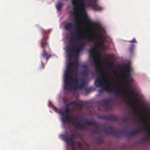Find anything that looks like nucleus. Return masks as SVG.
<instances>
[{"instance_id": "f257e3e1", "label": "nucleus", "mask_w": 150, "mask_h": 150, "mask_svg": "<svg viewBox=\"0 0 150 150\" xmlns=\"http://www.w3.org/2000/svg\"><path fill=\"white\" fill-rule=\"evenodd\" d=\"M87 44L86 42H81L79 44L74 47L73 46H68L67 48V57L68 58V62L67 66V70L64 74V89L66 91L76 90L78 89H82L84 87L83 80L79 82V79L76 77L73 78V70L75 65L71 60V58L75 51L79 52L83 47Z\"/></svg>"}, {"instance_id": "f03ea898", "label": "nucleus", "mask_w": 150, "mask_h": 150, "mask_svg": "<svg viewBox=\"0 0 150 150\" xmlns=\"http://www.w3.org/2000/svg\"><path fill=\"white\" fill-rule=\"evenodd\" d=\"M95 67L96 72L100 75L101 77L96 79L95 81V85L97 87L103 88L104 90L108 93H113L118 95L121 98H124L125 95V93L119 89V87L117 86L115 87L114 82L110 81L109 83H107L108 79L103 77L105 76L106 74L102 71L100 67L98 61L94 63Z\"/></svg>"}, {"instance_id": "7ed1b4c3", "label": "nucleus", "mask_w": 150, "mask_h": 150, "mask_svg": "<svg viewBox=\"0 0 150 150\" xmlns=\"http://www.w3.org/2000/svg\"><path fill=\"white\" fill-rule=\"evenodd\" d=\"M71 1L73 6L74 21L76 22L74 27L75 28H79L80 25L78 24L79 21L77 19V13L79 9L82 8V15L87 16V14L85 11V0H71Z\"/></svg>"}, {"instance_id": "20e7f679", "label": "nucleus", "mask_w": 150, "mask_h": 150, "mask_svg": "<svg viewBox=\"0 0 150 150\" xmlns=\"http://www.w3.org/2000/svg\"><path fill=\"white\" fill-rule=\"evenodd\" d=\"M76 28L74 31V34L75 35H74L73 32H70V34L71 35L70 36L67 37L68 42H69L70 46L74 45V43L75 42H79L82 39H85L88 42H92L93 40L91 37H90L88 35L85 36H83L81 35V30L78 28Z\"/></svg>"}, {"instance_id": "39448f33", "label": "nucleus", "mask_w": 150, "mask_h": 150, "mask_svg": "<svg viewBox=\"0 0 150 150\" xmlns=\"http://www.w3.org/2000/svg\"><path fill=\"white\" fill-rule=\"evenodd\" d=\"M47 38L43 36L40 42L41 47L43 49V52L41 54V65L40 67V69H42L44 68V64L42 61V58H45L46 62H47L51 56L50 53L46 52V50L47 49H50L49 45L47 42Z\"/></svg>"}, {"instance_id": "423d86ee", "label": "nucleus", "mask_w": 150, "mask_h": 150, "mask_svg": "<svg viewBox=\"0 0 150 150\" xmlns=\"http://www.w3.org/2000/svg\"><path fill=\"white\" fill-rule=\"evenodd\" d=\"M141 121H142V119L140 118L138 120H136V122L137 124L140 125L141 124L140 123V122ZM141 125L143 126V128L141 129H136L132 132H130L127 135V137H129L131 136L134 135L136 134L139 133L141 131H144L148 134L146 135L145 137H143L142 139L144 141H146L147 140H150V130L149 129L146 128L143 123H142Z\"/></svg>"}, {"instance_id": "0eeeda50", "label": "nucleus", "mask_w": 150, "mask_h": 150, "mask_svg": "<svg viewBox=\"0 0 150 150\" xmlns=\"http://www.w3.org/2000/svg\"><path fill=\"white\" fill-rule=\"evenodd\" d=\"M77 116H74V121L72 122V124L74 125V127L76 129L85 130L86 129V127L85 125H95V122L94 121H88L86 119L84 118V121L85 122L84 124H82L81 123L78 122L77 123H75L74 122H76L77 119Z\"/></svg>"}, {"instance_id": "6e6552de", "label": "nucleus", "mask_w": 150, "mask_h": 150, "mask_svg": "<svg viewBox=\"0 0 150 150\" xmlns=\"http://www.w3.org/2000/svg\"><path fill=\"white\" fill-rule=\"evenodd\" d=\"M104 131L105 134H112L117 138L120 137L121 136V133L117 132L116 129H114L111 126L108 127H105Z\"/></svg>"}, {"instance_id": "1a4fd4ad", "label": "nucleus", "mask_w": 150, "mask_h": 150, "mask_svg": "<svg viewBox=\"0 0 150 150\" xmlns=\"http://www.w3.org/2000/svg\"><path fill=\"white\" fill-rule=\"evenodd\" d=\"M98 0H89L88 6L91 7L95 11H100L103 10V8L97 3Z\"/></svg>"}, {"instance_id": "9d476101", "label": "nucleus", "mask_w": 150, "mask_h": 150, "mask_svg": "<svg viewBox=\"0 0 150 150\" xmlns=\"http://www.w3.org/2000/svg\"><path fill=\"white\" fill-rule=\"evenodd\" d=\"M102 37L103 35L102 34H100L99 37L96 36L91 35V38H92V40L93 38H95L98 40H99L100 41H98L96 43L95 48L98 49V47L103 48L104 47L105 40L102 38Z\"/></svg>"}, {"instance_id": "9b49d317", "label": "nucleus", "mask_w": 150, "mask_h": 150, "mask_svg": "<svg viewBox=\"0 0 150 150\" xmlns=\"http://www.w3.org/2000/svg\"><path fill=\"white\" fill-rule=\"evenodd\" d=\"M98 118L101 119L113 121H117L119 119L116 116L106 115L100 116L98 117Z\"/></svg>"}, {"instance_id": "f8f14e48", "label": "nucleus", "mask_w": 150, "mask_h": 150, "mask_svg": "<svg viewBox=\"0 0 150 150\" xmlns=\"http://www.w3.org/2000/svg\"><path fill=\"white\" fill-rule=\"evenodd\" d=\"M59 113L63 117L62 120L64 124L65 125L66 123H69L70 122V120L68 118V115L65 114L64 112L62 111H59Z\"/></svg>"}, {"instance_id": "ddd939ff", "label": "nucleus", "mask_w": 150, "mask_h": 150, "mask_svg": "<svg viewBox=\"0 0 150 150\" xmlns=\"http://www.w3.org/2000/svg\"><path fill=\"white\" fill-rule=\"evenodd\" d=\"M124 68L127 70V71L124 73V74L125 75V77L130 76L131 75V68L130 64L128 63L124 67Z\"/></svg>"}, {"instance_id": "4468645a", "label": "nucleus", "mask_w": 150, "mask_h": 150, "mask_svg": "<svg viewBox=\"0 0 150 150\" xmlns=\"http://www.w3.org/2000/svg\"><path fill=\"white\" fill-rule=\"evenodd\" d=\"M63 137L64 138V140L66 141L67 144L69 145L73 148L74 145V142L73 140H71L70 139H69L67 136L66 135H63Z\"/></svg>"}, {"instance_id": "2eb2a0df", "label": "nucleus", "mask_w": 150, "mask_h": 150, "mask_svg": "<svg viewBox=\"0 0 150 150\" xmlns=\"http://www.w3.org/2000/svg\"><path fill=\"white\" fill-rule=\"evenodd\" d=\"M89 57L90 58L92 59V61L93 63L98 61L99 59L96 58L94 52L91 50L90 51Z\"/></svg>"}, {"instance_id": "dca6fc26", "label": "nucleus", "mask_w": 150, "mask_h": 150, "mask_svg": "<svg viewBox=\"0 0 150 150\" xmlns=\"http://www.w3.org/2000/svg\"><path fill=\"white\" fill-rule=\"evenodd\" d=\"M123 80L124 82L127 83H131L133 82V79L130 76L124 77Z\"/></svg>"}, {"instance_id": "f3484780", "label": "nucleus", "mask_w": 150, "mask_h": 150, "mask_svg": "<svg viewBox=\"0 0 150 150\" xmlns=\"http://www.w3.org/2000/svg\"><path fill=\"white\" fill-rule=\"evenodd\" d=\"M101 101L102 102H103L102 105L106 107V110H109V108L108 107V105L109 103V100L108 99H104L101 100Z\"/></svg>"}, {"instance_id": "a211bd4d", "label": "nucleus", "mask_w": 150, "mask_h": 150, "mask_svg": "<svg viewBox=\"0 0 150 150\" xmlns=\"http://www.w3.org/2000/svg\"><path fill=\"white\" fill-rule=\"evenodd\" d=\"M70 104L74 105L76 108L79 107L80 108H82L83 106V104H80L76 101L71 102Z\"/></svg>"}, {"instance_id": "6ab92c4d", "label": "nucleus", "mask_w": 150, "mask_h": 150, "mask_svg": "<svg viewBox=\"0 0 150 150\" xmlns=\"http://www.w3.org/2000/svg\"><path fill=\"white\" fill-rule=\"evenodd\" d=\"M73 26V25L71 22L69 23L66 24L64 28L66 30L70 31Z\"/></svg>"}, {"instance_id": "aec40b11", "label": "nucleus", "mask_w": 150, "mask_h": 150, "mask_svg": "<svg viewBox=\"0 0 150 150\" xmlns=\"http://www.w3.org/2000/svg\"><path fill=\"white\" fill-rule=\"evenodd\" d=\"M127 88V92L130 94H132L133 96H137V94L134 93V91L131 89V87L129 86H127L126 87Z\"/></svg>"}, {"instance_id": "412c9836", "label": "nucleus", "mask_w": 150, "mask_h": 150, "mask_svg": "<svg viewBox=\"0 0 150 150\" xmlns=\"http://www.w3.org/2000/svg\"><path fill=\"white\" fill-rule=\"evenodd\" d=\"M71 102L68 104H67L66 105L65 109V112H64L65 114L67 115L68 113L70 111V106L71 105H73L72 104H70Z\"/></svg>"}, {"instance_id": "4be33fe9", "label": "nucleus", "mask_w": 150, "mask_h": 150, "mask_svg": "<svg viewBox=\"0 0 150 150\" xmlns=\"http://www.w3.org/2000/svg\"><path fill=\"white\" fill-rule=\"evenodd\" d=\"M62 6V4L60 3H59L57 4L56 5V8L58 11H60L61 10Z\"/></svg>"}, {"instance_id": "5701e85b", "label": "nucleus", "mask_w": 150, "mask_h": 150, "mask_svg": "<svg viewBox=\"0 0 150 150\" xmlns=\"http://www.w3.org/2000/svg\"><path fill=\"white\" fill-rule=\"evenodd\" d=\"M71 137L69 139H70V140H73L74 138L76 137V133L75 132H74L73 133H71L70 134Z\"/></svg>"}, {"instance_id": "b1692460", "label": "nucleus", "mask_w": 150, "mask_h": 150, "mask_svg": "<svg viewBox=\"0 0 150 150\" xmlns=\"http://www.w3.org/2000/svg\"><path fill=\"white\" fill-rule=\"evenodd\" d=\"M89 73V70L87 69H85L82 71V74L83 75H87Z\"/></svg>"}, {"instance_id": "393cba45", "label": "nucleus", "mask_w": 150, "mask_h": 150, "mask_svg": "<svg viewBox=\"0 0 150 150\" xmlns=\"http://www.w3.org/2000/svg\"><path fill=\"white\" fill-rule=\"evenodd\" d=\"M97 140L98 142L100 144H102L103 143V139L101 137H100L98 138Z\"/></svg>"}, {"instance_id": "a878e982", "label": "nucleus", "mask_w": 150, "mask_h": 150, "mask_svg": "<svg viewBox=\"0 0 150 150\" xmlns=\"http://www.w3.org/2000/svg\"><path fill=\"white\" fill-rule=\"evenodd\" d=\"M131 110L133 112L135 113L136 115L137 116L138 115L137 114H136L137 113V110L136 109L134 108H133L132 107L131 108Z\"/></svg>"}, {"instance_id": "bb28decb", "label": "nucleus", "mask_w": 150, "mask_h": 150, "mask_svg": "<svg viewBox=\"0 0 150 150\" xmlns=\"http://www.w3.org/2000/svg\"><path fill=\"white\" fill-rule=\"evenodd\" d=\"M134 50V46L133 45H132L129 48V50L130 52L132 53Z\"/></svg>"}, {"instance_id": "cd10ccee", "label": "nucleus", "mask_w": 150, "mask_h": 150, "mask_svg": "<svg viewBox=\"0 0 150 150\" xmlns=\"http://www.w3.org/2000/svg\"><path fill=\"white\" fill-rule=\"evenodd\" d=\"M122 120L123 122H126L128 121V118L127 117H125L122 119Z\"/></svg>"}, {"instance_id": "c85d7f7f", "label": "nucleus", "mask_w": 150, "mask_h": 150, "mask_svg": "<svg viewBox=\"0 0 150 150\" xmlns=\"http://www.w3.org/2000/svg\"><path fill=\"white\" fill-rule=\"evenodd\" d=\"M98 128V127H96L95 130H94V132L96 133H99Z\"/></svg>"}, {"instance_id": "c756f323", "label": "nucleus", "mask_w": 150, "mask_h": 150, "mask_svg": "<svg viewBox=\"0 0 150 150\" xmlns=\"http://www.w3.org/2000/svg\"><path fill=\"white\" fill-rule=\"evenodd\" d=\"M85 91L87 93H89L91 91V89L88 88H86L85 89Z\"/></svg>"}, {"instance_id": "7c9ffc66", "label": "nucleus", "mask_w": 150, "mask_h": 150, "mask_svg": "<svg viewBox=\"0 0 150 150\" xmlns=\"http://www.w3.org/2000/svg\"><path fill=\"white\" fill-rule=\"evenodd\" d=\"M126 103L128 105L131 106L132 105V103L130 100H128L127 101Z\"/></svg>"}, {"instance_id": "2f4dec72", "label": "nucleus", "mask_w": 150, "mask_h": 150, "mask_svg": "<svg viewBox=\"0 0 150 150\" xmlns=\"http://www.w3.org/2000/svg\"><path fill=\"white\" fill-rule=\"evenodd\" d=\"M76 144H77L78 146L79 147H81L82 146V144L81 143L79 142H76Z\"/></svg>"}, {"instance_id": "473e14b6", "label": "nucleus", "mask_w": 150, "mask_h": 150, "mask_svg": "<svg viewBox=\"0 0 150 150\" xmlns=\"http://www.w3.org/2000/svg\"><path fill=\"white\" fill-rule=\"evenodd\" d=\"M63 100H64V102L65 103H66L68 101V99L65 98H63Z\"/></svg>"}, {"instance_id": "72a5a7b5", "label": "nucleus", "mask_w": 150, "mask_h": 150, "mask_svg": "<svg viewBox=\"0 0 150 150\" xmlns=\"http://www.w3.org/2000/svg\"><path fill=\"white\" fill-rule=\"evenodd\" d=\"M42 33L43 34V35H44L46 33V32L45 31V30L43 29L41 30Z\"/></svg>"}, {"instance_id": "f704fd0d", "label": "nucleus", "mask_w": 150, "mask_h": 150, "mask_svg": "<svg viewBox=\"0 0 150 150\" xmlns=\"http://www.w3.org/2000/svg\"><path fill=\"white\" fill-rule=\"evenodd\" d=\"M68 118H69V119H74V116L69 115H68Z\"/></svg>"}, {"instance_id": "c9c22d12", "label": "nucleus", "mask_w": 150, "mask_h": 150, "mask_svg": "<svg viewBox=\"0 0 150 150\" xmlns=\"http://www.w3.org/2000/svg\"><path fill=\"white\" fill-rule=\"evenodd\" d=\"M129 42L131 43H133L134 42H135L136 43L137 42L135 40V38H133L132 40L129 41Z\"/></svg>"}, {"instance_id": "e433bc0d", "label": "nucleus", "mask_w": 150, "mask_h": 150, "mask_svg": "<svg viewBox=\"0 0 150 150\" xmlns=\"http://www.w3.org/2000/svg\"><path fill=\"white\" fill-rule=\"evenodd\" d=\"M88 67V65H83L82 66L83 68L84 69H86Z\"/></svg>"}, {"instance_id": "4c0bfd02", "label": "nucleus", "mask_w": 150, "mask_h": 150, "mask_svg": "<svg viewBox=\"0 0 150 150\" xmlns=\"http://www.w3.org/2000/svg\"><path fill=\"white\" fill-rule=\"evenodd\" d=\"M91 23L93 25H98V23H97L94 22H91Z\"/></svg>"}, {"instance_id": "58836bf2", "label": "nucleus", "mask_w": 150, "mask_h": 150, "mask_svg": "<svg viewBox=\"0 0 150 150\" xmlns=\"http://www.w3.org/2000/svg\"><path fill=\"white\" fill-rule=\"evenodd\" d=\"M103 89H100L99 90V91L100 93H102L103 92Z\"/></svg>"}, {"instance_id": "ea45409f", "label": "nucleus", "mask_w": 150, "mask_h": 150, "mask_svg": "<svg viewBox=\"0 0 150 150\" xmlns=\"http://www.w3.org/2000/svg\"><path fill=\"white\" fill-rule=\"evenodd\" d=\"M148 124V125L150 126V123H149Z\"/></svg>"}, {"instance_id": "a19ab883", "label": "nucleus", "mask_w": 150, "mask_h": 150, "mask_svg": "<svg viewBox=\"0 0 150 150\" xmlns=\"http://www.w3.org/2000/svg\"><path fill=\"white\" fill-rule=\"evenodd\" d=\"M122 131H123L124 130V129H122Z\"/></svg>"}, {"instance_id": "79ce46f5", "label": "nucleus", "mask_w": 150, "mask_h": 150, "mask_svg": "<svg viewBox=\"0 0 150 150\" xmlns=\"http://www.w3.org/2000/svg\"><path fill=\"white\" fill-rule=\"evenodd\" d=\"M143 108H144V109H145V108L144 107Z\"/></svg>"}, {"instance_id": "37998d69", "label": "nucleus", "mask_w": 150, "mask_h": 150, "mask_svg": "<svg viewBox=\"0 0 150 150\" xmlns=\"http://www.w3.org/2000/svg\"><path fill=\"white\" fill-rule=\"evenodd\" d=\"M72 150H74L73 149Z\"/></svg>"}]
</instances>
